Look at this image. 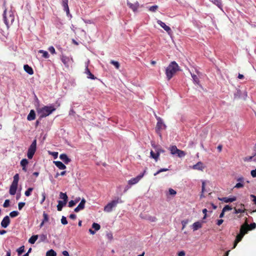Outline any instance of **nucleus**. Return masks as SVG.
I'll return each instance as SVG.
<instances>
[{"instance_id": "1", "label": "nucleus", "mask_w": 256, "mask_h": 256, "mask_svg": "<svg viewBox=\"0 0 256 256\" xmlns=\"http://www.w3.org/2000/svg\"><path fill=\"white\" fill-rule=\"evenodd\" d=\"M178 66L176 62L173 61L170 63L166 70V78L168 80H170L176 72L178 70Z\"/></svg>"}, {"instance_id": "2", "label": "nucleus", "mask_w": 256, "mask_h": 256, "mask_svg": "<svg viewBox=\"0 0 256 256\" xmlns=\"http://www.w3.org/2000/svg\"><path fill=\"white\" fill-rule=\"evenodd\" d=\"M56 110L53 106H44L37 110L40 118L46 117Z\"/></svg>"}, {"instance_id": "3", "label": "nucleus", "mask_w": 256, "mask_h": 256, "mask_svg": "<svg viewBox=\"0 0 256 256\" xmlns=\"http://www.w3.org/2000/svg\"><path fill=\"white\" fill-rule=\"evenodd\" d=\"M122 202L121 198H118L115 200H112L110 202H108L104 208V210L106 212H111L113 208H116L118 204H121Z\"/></svg>"}, {"instance_id": "4", "label": "nucleus", "mask_w": 256, "mask_h": 256, "mask_svg": "<svg viewBox=\"0 0 256 256\" xmlns=\"http://www.w3.org/2000/svg\"><path fill=\"white\" fill-rule=\"evenodd\" d=\"M4 20L5 24L8 28L10 24H12L14 20V13L10 11L8 14H6V10H5L3 14Z\"/></svg>"}, {"instance_id": "5", "label": "nucleus", "mask_w": 256, "mask_h": 256, "mask_svg": "<svg viewBox=\"0 0 256 256\" xmlns=\"http://www.w3.org/2000/svg\"><path fill=\"white\" fill-rule=\"evenodd\" d=\"M36 140H34L32 144L30 146L27 153L28 158L32 159L36 151Z\"/></svg>"}, {"instance_id": "6", "label": "nucleus", "mask_w": 256, "mask_h": 256, "mask_svg": "<svg viewBox=\"0 0 256 256\" xmlns=\"http://www.w3.org/2000/svg\"><path fill=\"white\" fill-rule=\"evenodd\" d=\"M146 172V171H144V172L142 174H140L138 176L136 177L131 178L128 181V184L130 186H127L126 188L128 189L131 186L135 184H137L140 179L144 176V173Z\"/></svg>"}, {"instance_id": "7", "label": "nucleus", "mask_w": 256, "mask_h": 256, "mask_svg": "<svg viewBox=\"0 0 256 256\" xmlns=\"http://www.w3.org/2000/svg\"><path fill=\"white\" fill-rule=\"evenodd\" d=\"M86 202V200L84 198H82L81 200L80 203L78 204V206L74 208V211L76 212H78L80 210H84V208Z\"/></svg>"}, {"instance_id": "8", "label": "nucleus", "mask_w": 256, "mask_h": 256, "mask_svg": "<svg viewBox=\"0 0 256 256\" xmlns=\"http://www.w3.org/2000/svg\"><path fill=\"white\" fill-rule=\"evenodd\" d=\"M157 23L168 34H170L172 32L171 28L168 26H166V24L160 20H158Z\"/></svg>"}, {"instance_id": "9", "label": "nucleus", "mask_w": 256, "mask_h": 256, "mask_svg": "<svg viewBox=\"0 0 256 256\" xmlns=\"http://www.w3.org/2000/svg\"><path fill=\"white\" fill-rule=\"evenodd\" d=\"M89 62V60L88 61V62L86 64V69H85V74H87V78L90 79L92 80H95L96 78V77L94 76V74H92L90 70L88 68V64Z\"/></svg>"}, {"instance_id": "10", "label": "nucleus", "mask_w": 256, "mask_h": 256, "mask_svg": "<svg viewBox=\"0 0 256 256\" xmlns=\"http://www.w3.org/2000/svg\"><path fill=\"white\" fill-rule=\"evenodd\" d=\"M10 223V219L8 216H4L1 222V226L4 228H6L8 226Z\"/></svg>"}, {"instance_id": "11", "label": "nucleus", "mask_w": 256, "mask_h": 256, "mask_svg": "<svg viewBox=\"0 0 256 256\" xmlns=\"http://www.w3.org/2000/svg\"><path fill=\"white\" fill-rule=\"evenodd\" d=\"M220 200L226 203L232 202L235 200H236V196H233L232 198H227L224 197L222 198H218Z\"/></svg>"}, {"instance_id": "12", "label": "nucleus", "mask_w": 256, "mask_h": 256, "mask_svg": "<svg viewBox=\"0 0 256 256\" xmlns=\"http://www.w3.org/2000/svg\"><path fill=\"white\" fill-rule=\"evenodd\" d=\"M60 158L66 164H68L71 161L70 159L65 154H60Z\"/></svg>"}, {"instance_id": "13", "label": "nucleus", "mask_w": 256, "mask_h": 256, "mask_svg": "<svg viewBox=\"0 0 256 256\" xmlns=\"http://www.w3.org/2000/svg\"><path fill=\"white\" fill-rule=\"evenodd\" d=\"M156 119L158 120V122H157V125H156L157 127L159 129L165 128L166 126L164 124V123L162 119L161 118H160V117H156Z\"/></svg>"}, {"instance_id": "14", "label": "nucleus", "mask_w": 256, "mask_h": 256, "mask_svg": "<svg viewBox=\"0 0 256 256\" xmlns=\"http://www.w3.org/2000/svg\"><path fill=\"white\" fill-rule=\"evenodd\" d=\"M18 184H12L9 191L10 194L14 195L16 194L18 188Z\"/></svg>"}, {"instance_id": "15", "label": "nucleus", "mask_w": 256, "mask_h": 256, "mask_svg": "<svg viewBox=\"0 0 256 256\" xmlns=\"http://www.w3.org/2000/svg\"><path fill=\"white\" fill-rule=\"evenodd\" d=\"M68 0H62V5L64 7V10L66 12L67 15L70 14L69 8L68 6Z\"/></svg>"}, {"instance_id": "16", "label": "nucleus", "mask_w": 256, "mask_h": 256, "mask_svg": "<svg viewBox=\"0 0 256 256\" xmlns=\"http://www.w3.org/2000/svg\"><path fill=\"white\" fill-rule=\"evenodd\" d=\"M212 4L216 5L220 9L224 12L222 9V0H211Z\"/></svg>"}, {"instance_id": "17", "label": "nucleus", "mask_w": 256, "mask_h": 256, "mask_svg": "<svg viewBox=\"0 0 256 256\" xmlns=\"http://www.w3.org/2000/svg\"><path fill=\"white\" fill-rule=\"evenodd\" d=\"M55 165L60 170H64L66 168V166L60 161H54Z\"/></svg>"}, {"instance_id": "18", "label": "nucleus", "mask_w": 256, "mask_h": 256, "mask_svg": "<svg viewBox=\"0 0 256 256\" xmlns=\"http://www.w3.org/2000/svg\"><path fill=\"white\" fill-rule=\"evenodd\" d=\"M36 118V114L34 110H32L30 111L29 114L27 116V119L28 120H34Z\"/></svg>"}, {"instance_id": "19", "label": "nucleus", "mask_w": 256, "mask_h": 256, "mask_svg": "<svg viewBox=\"0 0 256 256\" xmlns=\"http://www.w3.org/2000/svg\"><path fill=\"white\" fill-rule=\"evenodd\" d=\"M192 226L194 231H196L202 227V224L200 222H196L193 224Z\"/></svg>"}, {"instance_id": "20", "label": "nucleus", "mask_w": 256, "mask_h": 256, "mask_svg": "<svg viewBox=\"0 0 256 256\" xmlns=\"http://www.w3.org/2000/svg\"><path fill=\"white\" fill-rule=\"evenodd\" d=\"M66 203L67 202H66L65 201L58 200V204L57 206L58 210L61 211L62 208L66 205Z\"/></svg>"}, {"instance_id": "21", "label": "nucleus", "mask_w": 256, "mask_h": 256, "mask_svg": "<svg viewBox=\"0 0 256 256\" xmlns=\"http://www.w3.org/2000/svg\"><path fill=\"white\" fill-rule=\"evenodd\" d=\"M24 70L29 74H34V70L28 64L24 65Z\"/></svg>"}, {"instance_id": "22", "label": "nucleus", "mask_w": 256, "mask_h": 256, "mask_svg": "<svg viewBox=\"0 0 256 256\" xmlns=\"http://www.w3.org/2000/svg\"><path fill=\"white\" fill-rule=\"evenodd\" d=\"M192 168L194 170H202L204 168L203 164L200 162H198L196 164L193 166Z\"/></svg>"}, {"instance_id": "23", "label": "nucleus", "mask_w": 256, "mask_h": 256, "mask_svg": "<svg viewBox=\"0 0 256 256\" xmlns=\"http://www.w3.org/2000/svg\"><path fill=\"white\" fill-rule=\"evenodd\" d=\"M61 60L66 66H68V62L70 60V58L68 57L62 56L61 58Z\"/></svg>"}, {"instance_id": "24", "label": "nucleus", "mask_w": 256, "mask_h": 256, "mask_svg": "<svg viewBox=\"0 0 256 256\" xmlns=\"http://www.w3.org/2000/svg\"><path fill=\"white\" fill-rule=\"evenodd\" d=\"M170 153L172 154H176L177 152H178V149L176 146H173L170 148Z\"/></svg>"}, {"instance_id": "25", "label": "nucleus", "mask_w": 256, "mask_h": 256, "mask_svg": "<svg viewBox=\"0 0 256 256\" xmlns=\"http://www.w3.org/2000/svg\"><path fill=\"white\" fill-rule=\"evenodd\" d=\"M60 198L63 200L62 201L68 202V197L66 193L60 192Z\"/></svg>"}, {"instance_id": "26", "label": "nucleus", "mask_w": 256, "mask_h": 256, "mask_svg": "<svg viewBox=\"0 0 256 256\" xmlns=\"http://www.w3.org/2000/svg\"><path fill=\"white\" fill-rule=\"evenodd\" d=\"M38 238V235H34L30 238V239L28 240V242L31 244H34L37 240Z\"/></svg>"}, {"instance_id": "27", "label": "nucleus", "mask_w": 256, "mask_h": 256, "mask_svg": "<svg viewBox=\"0 0 256 256\" xmlns=\"http://www.w3.org/2000/svg\"><path fill=\"white\" fill-rule=\"evenodd\" d=\"M150 157L154 159L156 162L158 161L159 156L158 154L154 153L152 150H151L150 152Z\"/></svg>"}, {"instance_id": "28", "label": "nucleus", "mask_w": 256, "mask_h": 256, "mask_svg": "<svg viewBox=\"0 0 256 256\" xmlns=\"http://www.w3.org/2000/svg\"><path fill=\"white\" fill-rule=\"evenodd\" d=\"M38 52V53L42 54V58H47L49 57V54L46 51L44 50H39Z\"/></svg>"}, {"instance_id": "29", "label": "nucleus", "mask_w": 256, "mask_h": 256, "mask_svg": "<svg viewBox=\"0 0 256 256\" xmlns=\"http://www.w3.org/2000/svg\"><path fill=\"white\" fill-rule=\"evenodd\" d=\"M248 231V229L247 226L242 225L241 226L240 228V233L241 234H243V232H246V234Z\"/></svg>"}, {"instance_id": "30", "label": "nucleus", "mask_w": 256, "mask_h": 256, "mask_svg": "<svg viewBox=\"0 0 256 256\" xmlns=\"http://www.w3.org/2000/svg\"><path fill=\"white\" fill-rule=\"evenodd\" d=\"M56 254L53 250H50L46 252V256H56Z\"/></svg>"}, {"instance_id": "31", "label": "nucleus", "mask_w": 256, "mask_h": 256, "mask_svg": "<svg viewBox=\"0 0 256 256\" xmlns=\"http://www.w3.org/2000/svg\"><path fill=\"white\" fill-rule=\"evenodd\" d=\"M246 234V232H243V234H241L240 233L238 234L236 236V240L238 242L242 240V238L244 237V235Z\"/></svg>"}, {"instance_id": "32", "label": "nucleus", "mask_w": 256, "mask_h": 256, "mask_svg": "<svg viewBox=\"0 0 256 256\" xmlns=\"http://www.w3.org/2000/svg\"><path fill=\"white\" fill-rule=\"evenodd\" d=\"M18 180H19V175L18 174H16L14 176V180H13V182L12 183L18 184Z\"/></svg>"}, {"instance_id": "33", "label": "nucleus", "mask_w": 256, "mask_h": 256, "mask_svg": "<svg viewBox=\"0 0 256 256\" xmlns=\"http://www.w3.org/2000/svg\"><path fill=\"white\" fill-rule=\"evenodd\" d=\"M92 228H94L95 230L97 231L100 229V226L99 224L94 222L92 224Z\"/></svg>"}, {"instance_id": "34", "label": "nucleus", "mask_w": 256, "mask_h": 256, "mask_svg": "<svg viewBox=\"0 0 256 256\" xmlns=\"http://www.w3.org/2000/svg\"><path fill=\"white\" fill-rule=\"evenodd\" d=\"M110 63L113 64L116 69H118L120 68V64L118 62L112 60Z\"/></svg>"}, {"instance_id": "35", "label": "nucleus", "mask_w": 256, "mask_h": 256, "mask_svg": "<svg viewBox=\"0 0 256 256\" xmlns=\"http://www.w3.org/2000/svg\"><path fill=\"white\" fill-rule=\"evenodd\" d=\"M28 162V160L24 158L21 160L20 165L22 166V167H24L27 166Z\"/></svg>"}, {"instance_id": "36", "label": "nucleus", "mask_w": 256, "mask_h": 256, "mask_svg": "<svg viewBox=\"0 0 256 256\" xmlns=\"http://www.w3.org/2000/svg\"><path fill=\"white\" fill-rule=\"evenodd\" d=\"M176 154L180 158H182L185 156L186 153L184 151L181 150H178V152H177Z\"/></svg>"}, {"instance_id": "37", "label": "nucleus", "mask_w": 256, "mask_h": 256, "mask_svg": "<svg viewBox=\"0 0 256 256\" xmlns=\"http://www.w3.org/2000/svg\"><path fill=\"white\" fill-rule=\"evenodd\" d=\"M19 214V212L18 211H12L10 212V216L12 218H14L17 216Z\"/></svg>"}, {"instance_id": "38", "label": "nucleus", "mask_w": 256, "mask_h": 256, "mask_svg": "<svg viewBox=\"0 0 256 256\" xmlns=\"http://www.w3.org/2000/svg\"><path fill=\"white\" fill-rule=\"evenodd\" d=\"M43 216H44V218H43L42 222H47L48 221V220H49L48 216L44 212H43Z\"/></svg>"}, {"instance_id": "39", "label": "nucleus", "mask_w": 256, "mask_h": 256, "mask_svg": "<svg viewBox=\"0 0 256 256\" xmlns=\"http://www.w3.org/2000/svg\"><path fill=\"white\" fill-rule=\"evenodd\" d=\"M33 190V188H29L26 192H25V195L26 196H28L31 194V193Z\"/></svg>"}, {"instance_id": "40", "label": "nucleus", "mask_w": 256, "mask_h": 256, "mask_svg": "<svg viewBox=\"0 0 256 256\" xmlns=\"http://www.w3.org/2000/svg\"><path fill=\"white\" fill-rule=\"evenodd\" d=\"M146 218L152 222H155L156 220V218L155 216H147Z\"/></svg>"}, {"instance_id": "41", "label": "nucleus", "mask_w": 256, "mask_h": 256, "mask_svg": "<svg viewBox=\"0 0 256 256\" xmlns=\"http://www.w3.org/2000/svg\"><path fill=\"white\" fill-rule=\"evenodd\" d=\"M24 246H22L20 248H18L17 250V252L18 253V255L22 254L24 252Z\"/></svg>"}, {"instance_id": "42", "label": "nucleus", "mask_w": 256, "mask_h": 256, "mask_svg": "<svg viewBox=\"0 0 256 256\" xmlns=\"http://www.w3.org/2000/svg\"><path fill=\"white\" fill-rule=\"evenodd\" d=\"M192 78L193 79L194 82L195 83L198 84L199 80H198V76L196 75H195L194 74H192Z\"/></svg>"}, {"instance_id": "43", "label": "nucleus", "mask_w": 256, "mask_h": 256, "mask_svg": "<svg viewBox=\"0 0 256 256\" xmlns=\"http://www.w3.org/2000/svg\"><path fill=\"white\" fill-rule=\"evenodd\" d=\"M156 152L157 154H158V156H160L161 153L164 152V150L160 147L156 148Z\"/></svg>"}, {"instance_id": "44", "label": "nucleus", "mask_w": 256, "mask_h": 256, "mask_svg": "<svg viewBox=\"0 0 256 256\" xmlns=\"http://www.w3.org/2000/svg\"><path fill=\"white\" fill-rule=\"evenodd\" d=\"M244 212V210L242 208L236 209V208H234V214H238V213H243Z\"/></svg>"}, {"instance_id": "45", "label": "nucleus", "mask_w": 256, "mask_h": 256, "mask_svg": "<svg viewBox=\"0 0 256 256\" xmlns=\"http://www.w3.org/2000/svg\"><path fill=\"white\" fill-rule=\"evenodd\" d=\"M128 5L130 8L134 11H135L137 9V6L134 4L130 2L127 3Z\"/></svg>"}, {"instance_id": "46", "label": "nucleus", "mask_w": 256, "mask_h": 256, "mask_svg": "<svg viewBox=\"0 0 256 256\" xmlns=\"http://www.w3.org/2000/svg\"><path fill=\"white\" fill-rule=\"evenodd\" d=\"M168 168H160V170H158V172H156V173L154 174V176H156L162 172H166V171H168Z\"/></svg>"}, {"instance_id": "47", "label": "nucleus", "mask_w": 256, "mask_h": 256, "mask_svg": "<svg viewBox=\"0 0 256 256\" xmlns=\"http://www.w3.org/2000/svg\"><path fill=\"white\" fill-rule=\"evenodd\" d=\"M158 8V6L156 5L152 6L149 8V10L152 12H155Z\"/></svg>"}, {"instance_id": "48", "label": "nucleus", "mask_w": 256, "mask_h": 256, "mask_svg": "<svg viewBox=\"0 0 256 256\" xmlns=\"http://www.w3.org/2000/svg\"><path fill=\"white\" fill-rule=\"evenodd\" d=\"M255 156L254 155L252 156H246L244 158V162H250L253 160L254 156Z\"/></svg>"}, {"instance_id": "49", "label": "nucleus", "mask_w": 256, "mask_h": 256, "mask_svg": "<svg viewBox=\"0 0 256 256\" xmlns=\"http://www.w3.org/2000/svg\"><path fill=\"white\" fill-rule=\"evenodd\" d=\"M61 222L62 224L66 225L68 224V221L66 220V217L64 216H62V219H61Z\"/></svg>"}, {"instance_id": "50", "label": "nucleus", "mask_w": 256, "mask_h": 256, "mask_svg": "<svg viewBox=\"0 0 256 256\" xmlns=\"http://www.w3.org/2000/svg\"><path fill=\"white\" fill-rule=\"evenodd\" d=\"M232 210V208L228 205H226L224 206V208H222V210L224 212H226L228 210Z\"/></svg>"}, {"instance_id": "51", "label": "nucleus", "mask_w": 256, "mask_h": 256, "mask_svg": "<svg viewBox=\"0 0 256 256\" xmlns=\"http://www.w3.org/2000/svg\"><path fill=\"white\" fill-rule=\"evenodd\" d=\"M169 194L170 195L174 196L176 194V192L175 190L172 188H170L168 190Z\"/></svg>"}, {"instance_id": "52", "label": "nucleus", "mask_w": 256, "mask_h": 256, "mask_svg": "<svg viewBox=\"0 0 256 256\" xmlns=\"http://www.w3.org/2000/svg\"><path fill=\"white\" fill-rule=\"evenodd\" d=\"M240 93H241V92H240V90H237L236 92H235L234 94V98H240Z\"/></svg>"}, {"instance_id": "53", "label": "nucleus", "mask_w": 256, "mask_h": 256, "mask_svg": "<svg viewBox=\"0 0 256 256\" xmlns=\"http://www.w3.org/2000/svg\"><path fill=\"white\" fill-rule=\"evenodd\" d=\"M48 50L52 54H54L56 53L55 49L52 46L49 47Z\"/></svg>"}, {"instance_id": "54", "label": "nucleus", "mask_w": 256, "mask_h": 256, "mask_svg": "<svg viewBox=\"0 0 256 256\" xmlns=\"http://www.w3.org/2000/svg\"><path fill=\"white\" fill-rule=\"evenodd\" d=\"M74 104H75L74 102L72 103V108H70V112H69V114L70 115H74L75 114V112L74 111V110L73 109V106H74Z\"/></svg>"}, {"instance_id": "55", "label": "nucleus", "mask_w": 256, "mask_h": 256, "mask_svg": "<svg viewBox=\"0 0 256 256\" xmlns=\"http://www.w3.org/2000/svg\"><path fill=\"white\" fill-rule=\"evenodd\" d=\"M244 186V184L242 182H238L237 183L236 186H234V188H242Z\"/></svg>"}, {"instance_id": "56", "label": "nucleus", "mask_w": 256, "mask_h": 256, "mask_svg": "<svg viewBox=\"0 0 256 256\" xmlns=\"http://www.w3.org/2000/svg\"><path fill=\"white\" fill-rule=\"evenodd\" d=\"M25 202H20L18 204V208L19 210H21L22 208L24 206Z\"/></svg>"}, {"instance_id": "57", "label": "nucleus", "mask_w": 256, "mask_h": 256, "mask_svg": "<svg viewBox=\"0 0 256 256\" xmlns=\"http://www.w3.org/2000/svg\"><path fill=\"white\" fill-rule=\"evenodd\" d=\"M9 206H10V200H6L4 202L3 206L4 208H8Z\"/></svg>"}, {"instance_id": "58", "label": "nucleus", "mask_w": 256, "mask_h": 256, "mask_svg": "<svg viewBox=\"0 0 256 256\" xmlns=\"http://www.w3.org/2000/svg\"><path fill=\"white\" fill-rule=\"evenodd\" d=\"M76 202H74V200H70L69 202H68V206L70 207V208H72L73 207L75 204H76Z\"/></svg>"}, {"instance_id": "59", "label": "nucleus", "mask_w": 256, "mask_h": 256, "mask_svg": "<svg viewBox=\"0 0 256 256\" xmlns=\"http://www.w3.org/2000/svg\"><path fill=\"white\" fill-rule=\"evenodd\" d=\"M40 238L41 241H44L47 238L46 235L44 234L40 235Z\"/></svg>"}, {"instance_id": "60", "label": "nucleus", "mask_w": 256, "mask_h": 256, "mask_svg": "<svg viewBox=\"0 0 256 256\" xmlns=\"http://www.w3.org/2000/svg\"><path fill=\"white\" fill-rule=\"evenodd\" d=\"M50 154L53 156L54 158H56L58 156V152H50Z\"/></svg>"}, {"instance_id": "61", "label": "nucleus", "mask_w": 256, "mask_h": 256, "mask_svg": "<svg viewBox=\"0 0 256 256\" xmlns=\"http://www.w3.org/2000/svg\"><path fill=\"white\" fill-rule=\"evenodd\" d=\"M250 174L253 178L256 177V168L250 172Z\"/></svg>"}, {"instance_id": "62", "label": "nucleus", "mask_w": 256, "mask_h": 256, "mask_svg": "<svg viewBox=\"0 0 256 256\" xmlns=\"http://www.w3.org/2000/svg\"><path fill=\"white\" fill-rule=\"evenodd\" d=\"M251 230H254L256 228V224L253 222L250 225Z\"/></svg>"}, {"instance_id": "63", "label": "nucleus", "mask_w": 256, "mask_h": 256, "mask_svg": "<svg viewBox=\"0 0 256 256\" xmlns=\"http://www.w3.org/2000/svg\"><path fill=\"white\" fill-rule=\"evenodd\" d=\"M250 196L253 198L252 201L254 204H256V196L254 194H251Z\"/></svg>"}, {"instance_id": "64", "label": "nucleus", "mask_w": 256, "mask_h": 256, "mask_svg": "<svg viewBox=\"0 0 256 256\" xmlns=\"http://www.w3.org/2000/svg\"><path fill=\"white\" fill-rule=\"evenodd\" d=\"M62 254L64 256H70L68 252L66 251V250L63 251Z\"/></svg>"}]
</instances>
